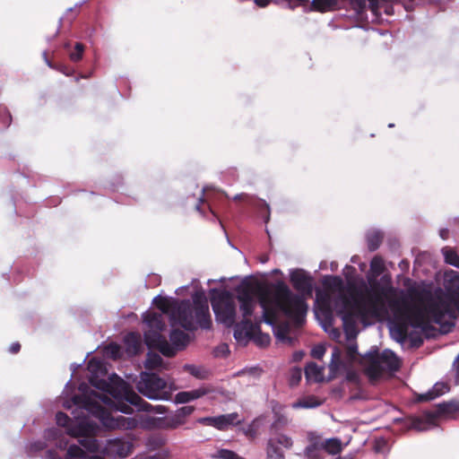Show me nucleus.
<instances>
[{"label": "nucleus", "mask_w": 459, "mask_h": 459, "mask_svg": "<svg viewBox=\"0 0 459 459\" xmlns=\"http://www.w3.org/2000/svg\"><path fill=\"white\" fill-rule=\"evenodd\" d=\"M87 368L91 374L89 377L90 384L97 389L103 391L104 394H99L91 391L90 394H75L70 402H66L65 407L71 408V404L78 409L85 410L89 414L100 420L101 424L108 429H133L137 426V421L134 418H127L122 415L113 416L107 408L120 411L123 413H132L130 405L137 407L139 411H152L154 413L163 414L166 412L165 406L151 403L141 398L132 387L123 379L111 384L107 380L100 378L107 373L106 367L102 360L92 358L87 364Z\"/></svg>", "instance_id": "nucleus-1"}, {"label": "nucleus", "mask_w": 459, "mask_h": 459, "mask_svg": "<svg viewBox=\"0 0 459 459\" xmlns=\"http://www.w3.org/2000/svg\"><path fill=\"white\" fill-rule=\"evenodd\" d=\"M237 299L243 319L237 323L234 329V338L239 343L247 344L253 340L258 346L269 345L271 337L260 331V324L264 322L270 325L277 323L281 315L299 325L303 322L307 311V304L304 299L290 290L283 281H277L273 290H260L258 303L263 309L262 316L255 318L253 323L248 317L253 315L256 301L255 291L249 286H240L237 289Z\"/></svg>", "instance_id": "nucleus-2"}, {"label": "nucleus", "mask_w": 459, "mask_h": 459, "mask_svg": "<svg viewBox=\"0 0 459 459\" xmlns=\"http://www.w3.org/2000/svg\"><path fill=\"white\" fill-rule=\"evenodd\" d=\"M323 284L326 288L339 291L333 299V307L342 321L348 340L356 337L358 320H364L368 316H377L384 308V298L377 289V284L367 289L366 294L356 292L350 296L343 292V281L340 276H326Z\"/></svg>", "instance_id": "nucleus-3"}, {"label": "nucleus", "mask_w": 459, "mask_h": 459, "mask_svg": "<svg viewBox=\"0 0 459 459\" xmlns=\"http://www.w3.org/2000/svg\"><path fill=\"white\" fill-rule=\"evenodd\" d=\"M404 312L414 328L427 333L433 330L432 321L441 326L444 333H448L455 326L454 320L459 314V297L433 296L426 292L420 297V303L405 305Z\"/></svg>", "instance_id": "nucleus-4"}, {"label": "nucleus", "mask_w": 459, "mask_h": 459, "mask_svg": "<svg viewBox=\"0 0 459 459\" xmlns=\"http://www.w3.org/2000/svg\"><path fill=\"white\" fill-rule=\"evenodd\" d=\"M153 303L161 314H169L172 326L180 325L191 332L198 328L204 330L212 328V322L208 300L204 293H195L192 302L188 299L170 301L167 298L157 296L153 299Z\"/></svg>", "instance_id": "nucleus-5"}, {"label": "nucleus", "mask_w": 459, "mask_h": 459, "mask_svg": "<svg viewBox=\"0 0 459 459\" xmlns=\"http://www.w3.org/2000/svg\"><path fill=\"white\" fill-rule=\"evenodd\" d=\"M365 373L371 381L377 380L386 374H393L400 369L401 363L398 357L391 350L379 352L377 346L363 355Z\"/></svg>", "instance_id": "nucleus-6"}, {"label": "nucleus", "mask_w": 459, "mask_h": 459, "mask_svg": "<svg viewBox=\"0 0 459 459\" xmlns=\"http://www.w3.org/2000/svg\"><path fill=\"white\" fill-rule=\"evenodd\" d=\"M56 421L58 426L66 428V433L69 436L79 437V444L87 452L95 453L99 450V441L92 437L98 428L96 423L87 419H82L74 423L70 417L63 411H58L56 414Z\"/></svg>", "instance_id": "nucleus-7"}, {"label": "nucleus", "mask_w": 459, "mask_h": 459, "mask_svg": "<svg viewBox=\"0 0 459 459\" xmlns=\"http://www.w3.org/2000/svg\"><path fill=\"white\" fill-rule=\"evenodd\" d=\"M143 321L151 328L144 333V341L149 348L159 350L166 357H173L174 351L170 348L169 342L164 335L161 334L166 329L163 314L149 312L143 316Z\"/></svg>", "instance_id": "nucleus-8"}, {"label": "nucleus", "mask_w": 459, "mask_h": 459, "mask_svg": "<svg viewBox=\"0 0 459 459\" xmlns=\"http://www.w3.org/2000/svg\"><path fill=\"white\" fill-rule=\"evenodd\" d=\"M135 386L141 394L151 400L169 401L171 398L167 382L154 373L142 372Z\"/></svg>", "instance_id": "nucleus-9"}, {"label": "nucleus", "mask_w": 459, "mask_h": 459, "mask_svg": "<svg viewBox=\"0 0 459 459\" xmlns=\"http://www.w3.org/2000/svg\"><path fill=\"white\" fill-rule=\"evenodd\" d=\"M212 309L216 319L226 326H235L236 324V304L229 291L221 292L212 301Z\"/></svg>", "instance_id": "nucleus-10"}, {"label": "nucleus", "mask_w": 459, "mask_h": 459, "mask_svg": "<svg viewBox=\"0 0 459 459\" xmlns=\"http://www.w3.org/2000/svg\"><path fill=\"white\" fill-rule=\"evenodd\" d=\"M292 446V438L285 434L271 436L266 442V459H285L284 452L281 446L290 449Z\"/></svg>", "instance_id": "nucleus-11"}, {"label": "nucleus", "mask_w": 459, "mask_h": 459, "mask_svg": "<svg viewBox=\"0 0 459 459\" xmlns=\"http://www.w3.org/2000/svg\"><path fill=\"white\" fill-rule=\"evenodd\" d=\"M133 445L129 441L124 439L115 438L106 442L101 448L99 445V451H101L105 455L111 459H121L130 455Z\"/></svg>", "instance_id": "nucleus-12"}, {"label": "nucleus", "mask_w": 459, "mask_h": 459, "mask_svg": "<svg viewBox=\"0 0 459 459\" xmlns=\"http://www.w3.org/2000/svg\"><path fill=\"white\" fill-rule=\"evenodd\" d=\"M290 281L292 283L293 288L299 292L300 294H297L301 297L304 301L306 299L304 296H311L313 291V279L307 274L305 271L300 269H296L292 271L290 274Z\"/></svg>", "instance_id": "nucleus-13"}, {"label": "nucleus", "mask_w": 459, "mask_h": 459, "mask_svg": "<svg viewBox=\"0 0 459 459\" xmlns=\"http://www.w3.org/2000/svg\"><path fill=\"white\" fill-rule=\"evenodd\" d=\"M198 421L202 424L214 427L219 430H226L231 426L241 423L238 412L222 414L215 417L201 418Z\"/></svg>", "instance_id": "nucleus-14"}, {"label": "nucleus", "mask_w": 459, "mask_h": 459, "mask_svg": "<svg viewBox=\"0 0 459 459\" xmlns=\"http://www.w3.org/2000/svg\"><path fill=\"white\" fill-rule=\"evenodd\" d=\"M304 455L307 459H324V449L320 436L311 435L309 437V445L304 449Z\"/></svg>", "instance_id": "nucleus-15"}, {"label": "nucleus", "mask_w": 459, "mask_h": 459, "mask_svg": "<svg viewBox=\"0 0 459 459\" xmlns=\"http://www.w3.org/2000/svg\"><path fill=\"white\" fill-rule=\"evenodd\" d=\"M209 392L210 390L204 386L191 391H182L176 394L174 401L176 403H186L195 399L203 397Z\"/></svg>", "instance_id": "nucleus-16"}, {"label": "nucleus", "mask_w": 459, "mask_h": 459, "mask_svg": "<svg viewBox=\"0 0 459 459\" xmlns=\"http://www.w3.org/2000/svg\"><path fill=\"white\" fill-rule=\"evenodd\" d=\"M169 339L171 342L169 345L173 349L174 355L178 351L185 349L189 342L188 334L179 329H173L169 333Z\"/></svg>", "instance_id": "nucleus-17"}, {"label": "nucleus", "mask_w": 459, "mask_h": 459, "mask_svg": "<svg viewBox=\"0 0 459 459\" xmlns=\"http://www.w3.org/2000/svg\"><path fill=\"white\" fill-rule=\"evenodd\" d=\"M305 376L308 381L322 382L324 380V367H319L315 362H309L305 368Z\"/></svg>", "instance_id": "nucleus-18"}, {"label": "nucleus", "mask_w": 459, "mask_h": 459, "mask_svg": "<svg viewBox=\"0 0 459 459\" xmlns=\"http://www.w3.org/2000/svg\"><path fill=\"white\" fill-rule=\"evenodd\" d=\"M322 446L324 453H326L331 455L340 454L343 448L342 441L338 437H331L326 439L322 438Z\"/></svg>", "instance_id": "nucleus-19"}, {"label": "nucleus", "mask_w": 459, "mask_h": 459, "mask_svg": "<svg viewBox=\"0 0 459 459\" xmlns=\"http://www.w3.org/2000/svg\"><path fill=\"white\" fill-rule=\"evenodd\" d=\"M184 423L185 420L177 412H175L169 417L159 419L157 426L159 428L174 429L183 425Z\"/></svg>", "instance_id": "nucleus-20"}, {"label": "nucleus", "mask_w": 459, "mask_h": 459, "mask_svg": "<svg viewBox=\"0 0 459 459\" xmlns=\"http://www.w3.org/2000/svg\"><path fill=\"white\" fill-rule=\"evenodd\" d=\"M323 402L315 395H308L291 404L293 409H311L320 406Z\"/></svg>", "instance_id": "nucleus-21"}, {"label": "nucleus", "mask_w": 459, "mask_h": 459, "mask_svg": "<svg viewBox=\"0 0 459 459\" xmlns=\"http://www.w3.org/2000/svg\"><path fill=\"white\" fill-rule=\"evenodd\" d=\"M383 233L379 230H371L367 233L366 239H367V245L369 251H375L377 250L382 241H383Z\"/></svg>", "instance_id": "nucleus-22"}, {"label": "nucleus", "mask_w": 459, "mask_h": 459, "mask_svg": "<svg viewBox=\"0 0 459 459\" xmlns=\"http://www.w3.org/2000/svg\"><path fill=\"white\" fill-rule=\"evenodd\" d=\"M289 423L288 418L281 413L274 414V420L270 426V434L271 436H277L281 433L279 432L281 429L285 428Z\"/></svg>", "instance_id": "nucleus-23"}, {"label": "nucleus", "mask_w": 459, "mask_h": 459, "mask_svg": "<svg viewBox=\"0 0 459 459\" xmlns=\"http://www.w3.org/2000/svg\"><path fill=\"white\" fill-rule=\"evenodd\" d=\"M448 386L444 383H437L431 390L421 395V401H431L448 391Z\"/></svg>", "instance_id": "nucleus-24"}, {"label": "nucleus", "mask_w": 459, "mask_h": 459, "mask_svg": "<svg viewBox=\"0 0 459 459\" xmlns=\"http://www.w3.org/2000/svg\"><path fill=\"white\" fill-rule=\"evenodd\" d=\"M342 352L338 347H334L332 352L331 362L329 364V369L331 373L330 377H334L338 370L342 365L341 359Z\"/></svg>", "instance_id": "nucleus-25"}, {"label": "nucleus", "mask_w": 459, "mask_h": 459, "mask_svg": "<svg viewBox=\"0 0 459 459\" xmlns=\"http://www.w3.org/2000/svg\"><path fill=\"white\" fill-rule=\"evenodd\" d=\"M457 411H459L458 401H451L439 403L437 409L438 415H452Z\"/></svg>", "instance_id": "nucleus-26"}, {"label": "nucleus", "mask_w": 459, "mask_h": 459, "mask_svg": "<svg viewBox=\"0 0 459 459\" xmlns=\"http://www.w3.org/2000/svg\"><path fill=\"white\" fill-rule=\"evenodd\" d=\"M370 274L373 278L378 277L385 269V262L380 255H375L370 261Z\"/></svg>", "instance_id": "nucleus-27"}, {"label": "nucleus", "mask_w": 459, "mask_h": 459, "mask_svg": "<svg viewBox=\"0 0 459 459\" xmlns=\"http://www.w3.org/2000/svg\"><path fill=\"white\" fill-rule=\"evenodd\" d=\"M442 254L446 264L459 268V255L454 249L450 247H445L442 249Z\"/></svg>", "instance_id": "nucleus-28"}, {"label": "nucleus", "mask_w": 459, "mask_h": 459, "mask_svg": "<svg viewBox=\"0 0 459 459\" xmlns=\"http://www.w3.org/2000/svg\"><path fill=\"white\" fill-rule=\"evenodd\" d=\"M184 368L190 375L194 376L196 378L204 379L208 377V371L203 367H197L195 365H186Z\"/></svg>", "instance_id": "nucleus-29"}, {"label": "nucleus", "mask_w": 459, "mask_h": 459, "mask_svg": "<svg viewBox=\"0 0 459 459\" xmlns=\"http://www.w3.org/2000/svg\"><path fill=\"white\" fill-rule=\"evenodd\" d=\"M163 359L158 354L148 353L145 368L148 369H155L160 368L162 365Z\"/></svg>", "instance_id": "nucleus-30"}, {"label": "nucleus", "mask_w": 459, "mask_h": 459, "mask_svg": "<svg viewBox=\"0 0 459 459\" xmlns=\"http://www.w3.org/2000/svg\"><path fill=\"white\" fill-rule=\"evenodd\" d=\"M255 207L258 210L259 214L264 218V221L267 222L270 218V207L263 200H258L255 204Z\"/></svg>", "instance_id": "nucleus-31"}, {"label": "nucleus", "mask_w": 459, "mask_h": 459, "mask_svg": "<svg viewBox=\"0 0 459 459\" xmlns=\"http://www.w3.org/2000/svg\"><path fill=\"white\" fill-rule=\"evenodd\" d=\"M83 52H84V46L82 43L77 42L74 46V50L71 51V53L69 55L70 59L73 62H79L82 58Z\"/></svg>", "instance_id": "nucleus-32"}, {"label": "nucleus", "mask_w": 459, "mask_h": 459, "mask_svg": "<svg viewBox=\"0 0 459 459\" xmlns=\"http://www.w3.org/2000/svg\"><path fill=\"white\" fill-rule=\"evenodd\" d=\"M335 0H313L312 4L314 7L321 12L328 10L330 7L334 5Z\"/></svg>", "instance_id": "nucleus-33"}, {"label": "nucleus", "mask_w": 459, "mask_h": 459, "mask_svg": "<svg viewBox=\"0 0 459 459\" xmlns=\"http://www.w3.org/2000/svg\"><path fill=\"white\" fill-rule=\"evenodd\" d=\"M301 377H302L301 368L295 367L290 370L289 381H290V385H297L300 382Z\"/></svg>", "instance_id": "nucleus-34"}, {"label": "nucleus", "mask_w": 459, "mask_h": 459, "mask_svg": "<svg viewBox=\"0 0 459 459\" xmlns=\"http://www.w3.org/2000/svg\"><path fill=\"white\" fill-rule=\"evenodd\" d=\"M219 459H245L237 453L228 449H221L217 452L216 456Z\"/></svg>", "instance_id": "nucleus-35"}, {"label": "nucleus", "mask_w": 459, "mask_h": 459, "mask_svg": "<svg viewBox=\"0 0 459 459\" xmlns=\"http://www.w3.org/2000/svg\"><path fill=\"white\" fill-rule=\"evenodd\" d=\"M47 445L44 441H35L29 445L28 446V453L30 455L40 452L46 448Z\"/></svg>", "instance_id": "nucleus-36"}, {"label": "nucleus", "mask_w": 459, "mask_h": 459, "mask_svg": "<svg viewBox=\"0 0 459 459\" xmlns=\"http://www.w3.org/2000/svg\"><path fill=\"white\" fill-rule=\"evenodd\" d=\"M0 121L4 127H8L12 123V116L6 108H0Z\"/></svg>", "instance_id": "nucleus-37"}, {"label": "nucleus", "mask_w": 459, "mask_h": 459, "mask_svg": "<svg viewBox=\"0 0 459 459\" xmlns=\"http://www.w3.org/2000/svg\"><path fill=\"white\" fill-rule=\"evenodd\" d=\"M194 411V406L186 405L179 408L176 412L186 421V418L191 415Z\"/></svg>", "instance_id": "nucleus-38"}, {"label": "nucleus", "mask_w": 459, "mask_h": 459, "mask_svg": "<svg viewBox=\"0 0 459 459\" xmlns=\"http://www.w3.org/2000/svg\"><path fill=\"white\" fill-rule=\"evenodd\" d=\"M326 349L323 345H316L311 351V356L315 359H321L325 354Z\"/></svg>", "instance_id": "nucleus-39"}, {"label": "nucleus", "mask_w": 459, "mask_h": 459, "mask_svg": "<svg viewBox=\"0 0 459 459\" xmlns=\"http://www.w3.org/2000/svg\"><path fill=\"white\" fill-rule=\"evenodd\" d=\"M452 374H454V385H459V354L457 355V357L455 358V359L454 360V363H453V368H452Z\"/></svg>", "instance_id": "nucleus-40"}, {"label": "nucleus", "mask_w": 459, "mask_h": 459, "mask_svg": "<svg viewBox=\"0 0 459 459\" xmlns=\"http://www.w3.org/2000/svg\"><path fill=\"white\" fill-rule=\"evenodd\" d=\"M358 353V345L356 342L351 343L347 347L346 355L350 359H354L356 354Z\"/></svg>", "instance_id": "nucleus-41"}, {"label": "nucleus", "mask_w": 459, "mask_h": 459, "mask_svg": "<svg viewBox=\"0 0 459 459\" xmlns=\"http://www.w3.org/2000/svg\"><path fill=\"white\" fill-rule=\"evenodd\" d=\"M44 459H63L55 450H48Z\"/></svg>", "instance_id": "nucleus-42"}, {"label": "nucleus", "mask_w": 459, "mask_h": 459, "mask_svg": "<svg viewBox=\"0 0 459 459\" xmlns=\"http://www.w3.org/2000/svg\"><path fill=\"white\" fill-rule=\"evenodd\" d=\"M351 2L358 10L362 11L366 7L367 0H351Z\"/></svg>", "instance_id": "nucleus-43"}, {"label": "nucleus", "mask_w": 459, "mask_h": 459, "mask_svg": "<svg viewBox=\"0 0 459 459\" xmlns=\"http://www.w3.org/2000/svg\"><path fill=\"white\" fill-rule=\"evenodd\" d=\"M20 350H21V344H20L19 342H13V343H12V344H11V346H10V348H9V351H10L11 353H13V354H15V353L19 352V351H20Z\"/></svg>", "instance_id": "nucleus-44"}, {"label": "nucleus", "mask_w": 459, "mask_h": 459, "mask_svg": "<svg viewBox=\"0 0 459 459\" xmlns=\"http://www.w3.org/2000/svg\"><path fill=\"white\" fill-rule=\"evenodd\" d=\"M271 0H255V3L260 7H265L269 4Z\"/></svg>", "instance_id": "nucleus-45"}, {"label": "nucleus", "mask_w": 459, "mask_h": 459, "mask_svg": "<svg viewBox=\"0 0 459 459\" xmlns=\"http://www.w3.org/2000/svg\"><path fill=\"white\" fill-rule=\"evenodd\" d=\"M399 267L403 270V271H405L409 268V262L405 259L402 260L400 263H399Z\"/></svg>", "instance_id": "nucleus-46"}, {"label": "nucleus", "mask_w": 459, "mask_h": 459, "mask_svg": "<svg viewBox=\"0 0 459 459\" xmlns=\"http://www.w3.org/2000/svg\"><path fill=\"white\" fill-rule=\"evenodd\" d=\"M449 230L447 229H442L439 231V235L443 239H446L448 238Z\"/></svg>", "instance_id": "nucleus-47"}, {"label": "nucleus", "mask_w": 459, "mask_h": 459, "mask_svg": "<svg viewBox=\"0 0 459 459\" xmlns=\"http://www.w3.org/2000/svg\"><path fill=\"white\" fill-rule=\"evenodd\" d=\"M56 433H57V429H48L45 433V437H52V436L54 437V436H56Z\"/></svg>", "instance_id": "nucleus-48"}, {"label": "nucleus", "mask_w": 459, "mask_h": 459, "mask_svg": "<svg viewBox=\"0 0 459 459\" xmlns=\"http://www.w3.org/2000/svg\"><path fill=\"white\" fill-rule=\"evenodd\" d=\"M304 353L302 351H298V352H295L293 357H294V360H299L301 359V358L303 357Z\"/></svg>", "instance_id": "nucleus-49"}, {"label": "nucleus", "mask_w": 459, "mask_h": 459, "mask_svg": "<svg viewBox=\"0 0 459 459\" xmlns=\"http://www.w3.org/2000/svg\"><path fill=\"white\" fill-rule=\"evenodd\" d=\"M204 203L203 198H200L198 204L196 205V210L200 212H203L201 205Z\"/></svg>", "instance_id": "nucleus-50"}, {"label": "nucleus", "mask_w": 459, "mask_h": 459, "mask_svg": "<svg viewBox=\"0 0 459 459\" xmlns=\"http://www.w3.org/2000/svg\"><path fill=\"white\" fill-rule=\"evenodd\" d=\"M130 339H135L134 333H131L126 337V342H129Z\"/></svg>", "instance_id": "nucleus-51"}, {"label": "nucleus", "mask_w": 459, "mask_h": 459, "mask_svg": "<svg viewBox=\"0 0 459 459\" xmlns=\"http://www.w3.org/2000/svg\"><path fill=\"white\" fill-rule=\"evenodd\" d=\"M243 196H244V195H243V194H241V195H237L234 197V200H240V199H242V198H243Z\"/></svg>", "instance_id": "nucleus-52"}, {"label": "nucleus", "mask_w": 459, "mask_h": 459, "mask_svg": "<svg viewBox=\"0 0 459 459\" xmlns=\"http://www.w3.org/2000/svg\"><path fill=\"white\" fill-rule=\"evenodd\" d=\"M85 388H86V385H84V384H82V385H80V387H79V389H80L81 391H82V392H84V389H85Z\"/></svg>", "instance_id": "nucleus-53"}, {"label": "nucleus", "mask_w": 459, "mask_h": 459, "mask_svg": "<svg viewBox=\"0 0 459 459\" xmlns=\"http://www.w3.org/2000/svg\"><path fill=\"white\" fill-rule=\"evenodd\" d=\"M138 346H139V343H138L137 340H134V349L137 350Z\"/></svg>", "instance_id": "nucleus-54"}, {"label": "nucleus", "mask_w": 459, "mask_h": 459, "mask_svg": "<svg viewBox=\"0 0 459 459\" xmlns=\"http://www.w3.org/2000/svg\"><path fill=\"white\" fill-rule=\"evenodd\" d=\"M89 459H104L100 456H97V455H94V456H91Z\"/></svg>", "instance_id": "nucleus-55"}, {"label": "nucleus", "mask_w": 459, "mask_h": 459, "mask_svg": "<svg viewBox=\"0 0 459 459\" xmlns=\"http://www.w3.org/2000/svg\"><path fill=\"white\" fill-rule=\"evenodd\" d=\"M150 459H160V455L157 454V455L150 457Z\"/></svg>", "instance_id": "nucleus-56"}, {"label": "nucleus", "mask_w": 459, "mask_h": 459, "mask_svg": "<svg viewBox=\"0 0 459 459\" xmlns=\"http://www.w3.org/2000/svg\"><path fill=\"white\" fill-rule=\"evenodd\" d=\"M153 278H155V280L158 281V283L160 282V278L157 275H154Z\"/></svg>", "instance_id": "nucleus-57"}, {"label": "nucleus", "mask_w": 459, "mask_h": 459, "mask_svg": "<svg viewBox=\"0 0 459 459\" xmlns=\"http://www.w3.org/2000/svg\"><path fill=\"white\" fill-rule=\"evenodd\" d=\"M46 62H47L48 66L52 67V65H51L50 61H48L47 57H46Z\"/></svg>", "instance_id": "nucleus-58"}, {"label": "nucleus", "mask_w": 459, "mask_h": 459, "mask_svg": "<svg viewBox=\"0 0 459 459\" xmlns=\"http://www.w3.org/2000/svg\"><path fill=\"white\" fill-rule=\"evenodd\" d=\"M111 348H112L113 350H117V351L118 350V347H117V346H111Z\"/></svg>", "instance_id": "nucleus-59"}, {"label": "nucleus", "mask_w": 459, "mask_h": 459, "mask_svg": "<svg viewBox=\"0 0 459 459\" xmlns=\"http://www.w3.org/2000/svg\"><path fill=\"white\" fill-rule=\"evenodd\" d=\"M247 432L253 433V430H251V427L247 429Z\"/></svg>", "instance_id": "nucleus-60"}, {"label": "nucleus", "mask_w": 459, "mask_h": 459, "mask_svg": "<svg viewBox=\"0 0 459 459\" xmlns=\"http://www.w3.org/2000/svg\"><path fill=\"white\" fill-rule=\"evenodd\" d=\"M247 432L253 433V430H251V427L247 429Z\"/></svg>", "instance_id": "nucleus-61"}]
</instances>
